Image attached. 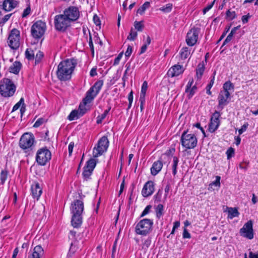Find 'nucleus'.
Listing matches in <instances>:
<instances>
[{
	"instance_id": "f257e3e1",
	"label": "nucleus",
	"mask_w": 258,
	"mask_h": 258,
	"mask_svg": "<svg viewBox=\"0 0 258 258\" xmlns=\"http://www.w3.org/2000/svg\"><path fill=\"white\" fill-rule=\"evenodd\" d=\"M76 64V61L74 59L61 61L57 66L56 75L58 79L60 81L70 79Z\"/></svg>"
},
{
	"instance_id": "f03ea898",
	"label": "nucleus",
	"mask_w": 258,
	"mask_h": 258,
	"mask_svg": "<svg viewBox=\"0 0 258 258\" xmlns=\"http://www.w3.org/2000/svg\"><path fill=\"white\" fill-rule=\"evenodd\" d=\"M84 210L83 202L80 200H76L71 205V212L73 214L72 218V225L75 228L79 227L82 223V214Z\"/></svg>"
},
{
	"instance_id": "7ed1b4c3",
	"label": "nucleus",
	"mask_w": 258,
	"mask_h": 258,
	"mask_svg": "<svg viewBox=\"0 0 258 258\" xmlns=\"http://www.w3.org/2000/svg\"><path fill=\"white\" fill-rule=\"evenodd\" d=\"M233 91L234 85L231 82L227 81L223 84V90L220 92L218 97V108L222 110L229 103L230 94Z\"/></svg>"
},
{
	"instance_id": "20e7f679",
	"label": "nucleus",
	"mask_w": 258,
	"mask_h": 258,
	"mask_svg": "<svg viewBox=\"0 0 258 258\" xmlns=\"http://www.w3.org/2000/svg\"><path fill=\"white\" fill-rule=\"evenodd\" d=\"M16 90V87L9 79L4 78L0 81V94L4 97L12 96Z\"/></svg>"
},
{
	"instance_id": "39448f33",
	"label": "nucleus",
	"mask_w": 258,
	"mask_h": 258,
	"mask_svg": "<svg viewBox=\"0 0 258 258\" xmlns=\"http://www.w3.org/2000/svg\"><path fill=\"white\" fill-rule=\"evenodd\" d=\"M153 225V220L149 219H144L140 221L136 225L135 232L139 235H147L151 231Z\"/></svg>"
},
{
	"instance_id": "423d86ee",
	"label": "nucleus",
	"mask_w": 258,
	"mask_h": 258,
	"mask_svg": "<svg viewBox=\"0 0 258 258\" xmlns=\"http://www.w3.org/2000/svg\"><path fill=\"white\" fill-rule=\"evenodd\" d=\"M103 84L102 80L97 81L94 85L87 92L86 95L83 99V103L86 105L90 103L98 94Z\"/></svg>"
},
{
	"instance_id": "0eeeda50",
	"label": "nucleus",
	"mask_w": 258,
	"mask_h": 258,
	"mask_svg": "<svg viewBox=\"0 0 258 258\" xmlns=\"http://www.w3.org/2000/svg\"><path fill=\"white\" fill-rule=\"evenodd\" d=\"M109 146V141L105 136L102 137L98 141L97 144L93 150V156L95 158L102 155L105 152Z\"/></svg>"
},
{
	"instance_id": "6e6552de",
	"label": "nucleus",
	"mask_w": 258,
	"mask_h": 258,
	"mask_svg": "<svg viewBox=\"0 0 258 258\" xmlns=\"http://www.w3.org/2000/svg\"><path fill=\"white\" fill-rule=\"evenodd\" d=\"M182 146L187 149H193L197 145V139L194 134H187L186 132H184L180 139Z\"/></svg>"
},
{
	"instance_id": "1a4fd4ad",
	"label": "nucleus",
	"mask_w": 258,
	"mask_h": 258,
	"mask_svg": "<svg viewBox=\"0 0 258 258\" xmlns=\"http://www.w3.org/2000/svg\"><path fill=\"white\" fill-rule=\"evenodd\" d=\"M54 23L56 30L64 32L70 26L71 23L62 14L55 16Z\"/></svg>"
},
{
	"instance_id": "9d476101",
	"label": "nucleus",
	"mask_w": 258,
	"mask_h": 258,
	"mask_svg": "<svg viewBox=\"0 0 258 258\" xmlns=\"http://www.w3.org/2000/svg\"><path fill=\"white\" fill-rule=\"evenodd\" d=\"M20 33L17 29H13L9 35L8 45L13 49H17L20 44Z\"/></svg>"
},
{
	"instance_id": "9b49d317",
	"label": "nucleus",
	"mask_w": 258,
	"mask_h": 258,
	"mask_svg": "<svg viewBox=\"0 0 258 258\" xmlns=\"http://www.w3.org/2000/svg\"><path fill=\"white\" fill-rule=\"evenodd\" d=\"M35 138L33 135L30 133L24 134L19 141V146L23 150L31 149L34 144Z\"/></svg>"
},
{
	"instance_id": "f8f14e48",
	"label": "nucleus",
	"mask_w": 258,
	"mask_h": 258,
	"mask_svg": "<svg viewBox=\"0 0 258 258\" xmlns=\"http://www.w3.org/2000/svg\"><path fill=\"white\" fill-rule=\"evenodd\" d=\"M45 30V23L41 21H38L32 25L31 31L34 38H40L44 34Z\"/></svg>"
},
{
	"instance_id": "ddd939ff",
	"label": "nucleus",
	"mask_w": 258,
	"mask_h": 258,
	"mask_svg": "<svg viewBox=\"0 0 258 258\" xmlns=\"http://www.w3.org/2000/svg\"><path fill=\"white\" fill-rule=\"evenodd\" d=\"M51 159V153L47 149L42 148L38 150L36 160L40 165H44Z\"/></svg>"
},
{
	"instance_id": "4468645a",
	"label": "nucleus",
	"mask_w": 258,
	"mask_h": 258,
	"mask_svg": "<svg viewBox=\"0 0 258 258\" xmlns=\"http://www.w3.org/2000/svg\"><path fill=\"white\" fill-rule=\"evenodd\" d=\"M63 15L71 22L76 21L80 17L79 9L76 7L71 6L63 12Z\"/></svg>"
},
{
	"instance_id": "2eb2a0df",
	"label": "nucleus",
	"mask_w": 258,
	"mask_h": 258,
	"mask_svg": "<svg viewBox=\"0 0 258 258\" xmlns=\"http://www.w3.org/2000/svg\"><path fill=\"white\" fill-rule=\"evenodd\" d=\"M200 29L194 27L187 33L186 42L188 46H192L197 42Z\"/></svg>"
},
{
	"instance_id": "dca6fc26",
	"label": "nucleus",
	"mask_w": 258,
	"mask_h": 258,
	"mask_svg": "<svg viewBox=\"0 0 258 258\" xmlns=\"http://www.w3.org/2000/svg\"><path fill=\"white\" fill-rule=\"evenodd\" d=\"M239 233L241 236L248 239H252L253 238V231L252 228V222L251 220L245 223L240 229Z\"/></svg>"
},
{
	"instance_id": "f3484780",
	"label": "nucleus",
	"mask_w": 258,
	"mask_h": 258,
	"mask_svg": "<svg viewBox=\"0 0 258 258\" xmlns=\"http://www.w3.org/2000/svg\"><path fill=\"white\" fill-rule=\"evenodd\" d=\"M220 114L219 112L216 111L212 115L211 121L209 126V130L210 132H215L218 127L220 124L219 117Z\"/></svg>"
},
{
	"instance_id": "a211bd4d",
	"label": "nucleus",
	"mask_w": 258,
	"mask_h": 258,
	"mask_svg": "<svg viewBox=\"0 0 258 258\" xmlns=\"http://www.w3.org/2000/svg\"><path fill=\"white\" fill-rule=\"evenodd\" d=\"M155 190L154 183L152 181H147L144 185L142 194L144 197H148L152 195Z\"/></svg>"
},
{
	"instance_id": "6ab92c4d",
	"label": "nucleus",
	"mask_w": 258,
	"mask_h": 258,
	"mask_svg": "<svg viewBox=\"0 0 258 258\" xmlns=\"http://www.w3.org/2000/svg\"><path fill=\"white\" fill-rule=\"evenodd\" d=\"M184 72V69L182 66L175 64L171 67L168 71V75L171 77L178 76Z\"/></svg>"
},
{
	"instance_id": "aec40b11",
	"label": "nucleus",
	"mask_w": 258,
	"mask_h": 258,
	"mask_svg": "<svg viewBox=\"0 0 258 258\" xmlns=\"http://www.w3.org/2000/svg\"><path fill=\"white\" fill-rule=\"evenodd\" d=\"M42 192V188L38 182H35L31 185V195L34 199L38 200Z\"/></svg>"
},
{
	"instance_id": "412c9836",
	"label": "nucleus",
	"mask_w": 258,
	"mask_h": 258,
	"mask_svg": "<svg viewBox=\"0 0 258 258\" xmlns=\"http://www.w3.org/2000/svg\"><path fill=\"white\" fill-rule=\"evenodd\" d=\"M19 2L16 0H4L3 8L5 11L9 12L16 8Z\"/></svg>"
},
{
	"instance_id": "4be33fe9",
	"label": "nucleus",
	"mask_w": 258,
	"mask_h": 258,
	"mask_svg": "<svg viewBox=\"0 0 258 258\" xmlns=\"http://www.w3.org/2000/svg\"><path fill=\"white\" fill-rule=\"evenodd\" d=\"M163 166L162 162L161 161L155 162L151 168V173L153 175H157L161 170Z\"/></svg>"
},
{
	"instance_id": "5701e85b",
	"label": "nucleus",
	"mask_w": 258,
	"mask_h": 258,
	"mask_svg": "<svg viewBox=\"0 0 258 258\" xmlns=\"http://www.w3.org/2000/svg\"><path fill=\"white\" fill-rule=\"evenodd\" d=\"M79 109L80 110V112L78 110H73L68 116V118L70 120H73L76 118H78L80 115H83L85 113L86 109H82L81 105L79 106Z\"/></svg>"
},
{
	"instance_id": "b1692460",
	"label": "nucleus",
	"mask_w": 258,
	"mask_h": 258,
	"mask_svg": "<svg viewBox=\"0 0 258 258\" xmlns=\"http://www.w3.org/2000/svg\"><path fill=\"white\" fill-rule=\"evenodd\" d=\"M43 253L44 251L42 247L40 245H37L34 247L32 255L29 258H41Z\"/></svg>"
},
{
	"instance_id": "393cba45",
	"label": "nucleus",
	"mask_w": 258,
	"mask_h": 258,
	"mask_svg": "<svg viewBox=\"0 0 258 258\" xmlns=\"http://www.w3.org/2000/svg\"><path fill=\"white\" fill-rule=\"evenodd\" d=\"M21 68V63L18 61L14 62L13 64L10 67V72L15 74H17Z\"/></svg>"
},
{
	"instance_id": "a878e982",
	"label": "nucleus",
	"mask_w": 258,
	"mask_h": 258,
	"mask_svg": "<svg viewBox=\"0 0 258 258\" xmlns=\"http://www.w3.org/2000/svg\"><path fill=\"white\" fill-rule=\"evenodd\" d=\"M190 54V50L187 47L182 48L180 51V55L182 59L187 58Z\"/></svg>"
},
{
	"instance_id": "bb28decb",
	"label": "nucleus",
	"mask_w": 258,
	"mask_h": 258,
	"mask_svg": "<svg viewBox=\"0 0 258 258\" xmlns=\"http://www.w3.org/2000/svg\"><path fill=\"white\" fill-rule=\"evenodd\" d=\"M228 218L232 219L234 217H237L239 215V212H238L237 209L229 208L228 210Z\"/></svg>"
},
{
	"instance_id": "cd10ccee",
	"label": "nucleus",
	"mask_w": 258,
	"mask_h": 258,
	"mask_svg": "<svg viewBox=\"0 0 258 258\" xmlns=\"http://www.w3.org/2000/svg\"><path fill=\"white\" fill-rule=\"evenodd\" d=\"M205 67L204 64H199L196 71V76L198 79H200L204 73Z\"/></svg>"
},
{
	"instance_id": "c85d7f7f",
	"label": "nucleus",
	"mask_w": 258,
	"mask_h": 258,
	"mask_svg": "<svg viewBox=\"0 0 258 258\" xmlns=\"http://www.w3.org/2000/svg\"><path fill=\"white\" fill-rule=\"evenodd\" d=\"M197 90V87L196 85L192 86V87L190 88H186L185 89V92L187 93V97L189 99L191 98L193 95L196 93V91Z\"/></svg>"
},
{
	"instance_id": "c756f323",
	"label": "nucleus",
	"mask_w": 258,
	"mask_h": 258,
	"mask_svg": "<svg viewBox=\"0 0 258 258\" xmlns=\"http://www.w3.org/2000/svg\"><path fill=\"white\" fill-rule=\"evenodd\" d=\"M96 160L94 159H90L88 161L86 165L84 167L93 171L96 166Z\"/></svg>"
},
{
	"instance_id": "7c9ffc66",
	"label": "nucleus",
	"mask_w": 258,
	"mask_h": 258,
	"mask_svg": "<svg viewBox=\"0 0 258 258\" xmlns=\"http://www.w3.org/2000/svg\"><path fill=\"white\" fill-rule=\"evenodd\" d=\"M178 159L177 157L174 156L173 158V165H172V173L175 175L177 173V167L178 163Z\"/></svg>"
},
{
	"instance_id": "2f4dec72",
	"label": "nucleus",
	"mask_w": 258,
	"mask_h": 258,
	"mask_svg": "<svg viewBox=\"0 0 258 258\" xmlns=\"http://www.w3.org/2000/svg\"><path fill=\"white\" fill-rule=\"evenodd\" d=\"M138 33L133 28H132L127 39L129 40L134 41L137 37Z\"/></svg>"
},
{
	"instance_id": "473e14b6",
	"label": "nucleus",
	"mask_w": 258,
	"mask_h": 258,
	"mask_svg": "<svg viewBox=\"0 0 258 258\" xmlns=\"http://www.w3.org/2000/svg\"><path fill=\"white\" fill-rule=\"evenodd\" d=\"M163 206L162 204H159L156 208V216L158 218H160L163 215Z\"/></svg>"
},
{
	"instance_id": "72a5a7b5",
	"label": "nucleus",
	"mask_w": 258,
	"mask_h": 258,
	"mask_svg": "<svg viewBox=\"0 0 258 258\" xmlns=\"http://www.w3.org/2000/svg\"><path fill=\"white\" fill-rule=\"evenodd\" d=\"M172 8V5L171 4H167L165 6L160 8V10L165 12L168 13L170 12Z\"/></svg>"
},
{
	"instance_id": "f704fd0d",
	"label": "nucleus",
	"mask_w": 258,
	"mask_h": 258,
	"mask_svg": "<svg viewBox=\"0 0 258 258\" xmlns=\"http://www.w3.org/2000/svg\"><path fill=\"white\" fill-rule=\"evenodd\" d=\"M25 56L29 60L33 59L34 56L33 51L31 49H27L25 51Z\"/></svg>"
},
{
	"instance_id": "c9c22d12",
	"label": "nucleus",
	"mask_w": 258,
	"mask_h": 258,
	"mask_svg": "<svg viewBox=\"0 0 258 258\" xmlns=\"http://www.w3.org/2000/svg\"><path fill=\"white\" fill-rule=\"evenodd\" d=\"M43 57V54L42 52L39 51L35 55V64H38L41 60Z\"/></svg>"
},
{
	"instance_id": "e433bc0d",
	"label": "nucleus",
	"mask_w": 258,
	"mask_h": 258,
	"mask_svg": "<svg viewBox=\"0 0 258 258\" xmlns=\"http://www.w3.org/2000/svg\"><path fill=\"white\" fill-rule=\"evenodd\" d=\"M134 27L135 29L140 32L142 31L144 28V25L142 24V22L135 21L134 22Z\"/></svg>"
},
{
	"instance_id": "4c0bfd02",
	"label": "nucleus",
	"mask_w": 258,
	"mask_h": 258,
	"mask_svg": "<svg viewBox=\"0 0 258 258\" xmlns=\"http://www.w3.org/2000/svg\"><path fill=\"white\" fill-rule=\"evenodd\" d=\"M236 33L235 31L232 29L230 33L228 34L225 40H224L223 45H225L226 43L229 42L233 38V35Z\"/></svg>"
},
{
	"instance_id": "58836bf2",
	"label": "nucleus",
	"mask_w": 258,
	"mask_h": 258,
	"mask_svg": "<svg viewBox=\"0 0 258 258\" xmlns=\"http://www.w3.org/2000/svg\"><path fill=\"white\" fill-rule=\"evenodd\" d=\"M92 170H91L90 169H87L86 168H84V171L83 172V175L84 178L86 179H87L89 178L90 176L92 174Z\"/></svg>"
},
{
	"instance_id": "ea45409f",
	"label": "nucleus",
	"mask_w": 258,
	"mask_h": 258,
	"mask_svg": "<svg viewBox=\"0 0 258 258\" xmlns=\"http://www.w3.org/2000/svg\"><path fill=\"white\" fill-rule=\"evenodd\" d=\"M8 176V171L7 170H2L1 173V180L2 184L5 182Z\"/></svg>"
},
{
	"instance_id": "a19ab883",
	"label": "nucleus",
	"mask_w": 258,
	"mask_h": 258,
	"mask_svg": "<svg viewBox=\"0 0 258 258\" xmlns=\"http://www.w3.org/2000/svg\"><path fill=\"white\" fill-rule=\"evenodd\" d=\"M21 105L22 106L25 105L24 99L23 98H21L19 101L14 106L13 111L17 110Z\"/></svg>"
},
{
	"instance_id": "79ce46f5",
	"label": "nucleus",
	"mask_w": 258,
	"mask_h": 258,
	"mask_svg": "<svg viewBox=\"0 0 258 258\" xmlns=\"http://www.w3.org/2000/svg\"><path fill=\"white\" fill-rule=\"evenodd\" d=\"M46 121V120L43 118H40L37 120L33 125V127H38L43 124Z\"/></svg>"
},
{
	"instance_id": "37998d69",
	"label": "nucleus",
	"mask_w": 258,
	"mask_h": 258,
	"mask_svg": "<svg viewBox=\"0 0 258 258\" xmlns=\"http://www.w3.org/2000/svg\"><path fill=\"white\" fill-rule=\"evenodd\" d=\"M226 17L229 20H232L236 17V14L234 11L231 12L229 10L226 12Z\"/></svg>"
},
{
	"instance_id": "c03bdc74",
	"label": "nucleus",
	"mask_w": 258,
	"mask_h": 258,
	"mask_svg": "<svg viewBox=\"0 0 258 258\" xmlns=\"http://www.w3.org/2000/svg\"><path fill=\"white\" fill-rule=\"evenodd\" d=\"M214 83V77H213V78L211 80L209 84L207 85L206 89H207V93L209 95H211L212 93L210 91L211 88L212 87L213 84Z\"/></svg>"
},
{
	"instance_id": "a18cd8bd",
	"label": "nucleus",
	"mask_w": 258,
	"mask_h": 258,
	"mask_svg": "<svg viewBox=\"0 0 258 258\" xmlns=\"http://www.w3.org/2000/svg\"><path fill=\"white\" fill-rule=\"evenodd\" d=\"M234 154V150L232 147L229 148L226 151L227 159H230Z\"/></svg>"
},
{
	"instance_id": "49530a36",
	"label": "nucleus",
	"mask_w": 258,
	"mask_h": 258,
	"mask_svg": "<svg viewBox=\"0 0 258 258\" xmlns=\"http://www.w3.org/2000/svg\"><path fill=\"white\" fill-rule=\"evenodd\" d=\"M152 208V206L151 205H148L145 209L143 211L142 213L141 214L140 217H143L148 214L149 212Z\"/></svg>"
},
{
	"instance_id": "de8ad7c7",
	"label": "nucleus",
	"mask_w": 258,
	"mask_h": 258,
	"mask_svg": "<svg viewBox=\"0 0 258 258\" xmlns=\"http://www.w3.org/2000/svg\"><path fill=\"white\" fill-rule=\"evenodd\" d=\"M148 88V84L146 81L144 82L142 84L141 94H146V91Z\"/></svg>"
},
{
	"instance_id": "09e8293b",
	"label": "nucleus",
	"mask_w": 258,
	"mask_h": 258,
	"mask_svg": "<svg viewBox=\"0 0 258 258\" xmlns=\"http://www.w3.org/2000/svg\"><path fill=\"white\" fill-rule=\"evenodd\" d=\"M220 179L221 177L219 176H217L216 177V180L215 181L212 182L210 185H214L216 186L220 187Z\"/></svg>"
},
{
	"instance_id": "8fccbe9b",
	"label": "nucleus",
	"mask_w": 258,
	"mask_h": 258,
	"mask_svg": "<svg viewBox=\"0 0 258 258\" xmlns=\"http://www.w3.org/2000/svg\"><path fill=\"white\" fill-rule=\"evenodd\" d=\"M123 55V52L120 53L118 56L115 58L113 62V65L115 66L119 63L120 59L121 58Z\"/></svg>"
},
{
	"instance_id": "3c124183",
	"label": "nucleus",
	"mask_w": 258,
	"mask_h": 258,
	"mask_svg": "<svg viewBox=\"0 0 258 258\" xmlns=\"http://www.w3.org/2000/svg\"><path fill=\"white\" fill-rule=\"evenodd\" d=\"M215 3V1H214L211 4L208 5L203 10V12L204 14H205L207 12H208L213 6Z\"/></svg>"
},
{
	"instance_id": "603ef678",
	"label": "nucleus",
	"mask_w": 258,
	"mask_h": 258,
	"mask_svg": "<svg viewBox=\"0 0 258 258\" xmlns=\"http://www.w3.org/2000/svg\"><path fill=\"white\" fill-rule=\"evenodd\" d=\"M93 22L96 24V26H100L101 25V21L99 17H98L96 15H94L93 16Z\"/></svg>"
},
{
	"instance_id": "864d4df0",
	"label": "nucleus",
	"mask_w": 258,
	"mask_h": 258,
	"mask_svg": "<svg viewBox=\"0 0 258 258\" xmlns=\"http://www.w3.org/2000/svg\"><path fill=\"white\" fill-rule=\"evenodd\" d=\"M248 123H244L241 127V128H240L239 130H238V133H239V135H241L242 134L243 132H244L247 127H248Z\"/></svg>"
},
{
	"instance_id": "5fc2aeb1",
	"label": "nucleus",
	"mask_w": 258,
	"mask_h": 258,
	"mask_svg": "<svg viewBox=\"0 0 258 258\" xmlns=\"http://www.w3.org/2000/svg\"><path fill=\"white\" fill-rule=\"evenodd\" d=\"M151 243V240L150 239L148 238V239H146L144 241V242L143 244V248H148L150 246Z\"/></svg>"
},
{
	"instance_id": "6e6d98bb",
	"label": "nucleus",
	"mask_w": 258,
	"mask_h": 258,
	"mask_svg": "<svg viewBox=\"0 0 258 258\" xmlns=\"http://www.w3.org/2000/svg\"><path fill=\"white\" fill-rule=\"evenodd\" d=\"M133 52L132 47L130 45H128L126 51L125 52V55L126 57H129L131 55Z\"/></svg>"
},
{
	"instance_id": "4d7b16f0",
	"label": "nucleus",
	"mask_w": 258,
	"mask_h": 258,
	"mask_svg": "<svg viewBox=\"0 0 258 258\" xmlns=\"http://www.w3.org/2000/svg\"><path fill=\"white\" fill-rule=\"evenodd\" d=\"M183 237L184 238H190V234L188 232L187 230L186 229V228H184L183 232Z\"/></svg>"
},
{
	"instance_id": "13d9d810",
	"label": "nucleus",
	"mask_w": 258,
	"mask_h": 258,
	"mask_svg": "<svg viewBox=\"0 0 258 258\" xmlns=\"http://www.w3.org/2000/svg\"><path fill=\"white\" fill-rule=\"evenodd\" d=\"M30 8L29 7H27L24 11L23 14H22V17H25L26 16H27L29 14H30Z\"/></svg>"
},
{
	"instance_id": "bf43d9fd",
	"label": "nucleus",
	"mask_w": 258,
	"mask_h": 258,
	"mask_svg": "<svg viewBox=\"0 0 258 258\" xmlns=\"http://www.w3.org/2000/svg\"><path fill=\"white\" fill-rule=\"evenodd\" d=\"M105 118V117L104 116V114H102L100 115H99L97 117V121H96L97 123L99 124V123H101L103 119H104Z\"/></svg>"
},
{
	"instance_id": "052dcab7",
	"label": "nucleus",
	"mask_w": 258,
	"mask_h": 258,
	"mask_svg": "<svg viewBox=\"0 0 258 258\" xmlns=\"http://www.w3.org/2000/svg\"><path fill=\"white\" fill-rule=\"evenodd\" d=\"M74 147V143L73 142L70 143V144L69 145L68 150H69V153L70 155H71L72 154Z\"/></svg>"
},
{
	"instance_id": "680f3d73",
	"label": "nucleus",
	"mask_w": 258,
	"mask_h": 258,
	"mask_svg": "<svg viewBox=\"0 0 258 258\" xmlns=\"http://www.w3.org/2000/svg\"><path fill=\"white\" fill-rule=\"evenodd\" d=\"M146 10V9H145V8L142 6L140 8H139L138 9L137 12L138 14H139L140 15H142L144 13V12Z\"/></svg>"
},
{
	"instance_id": "e2e57ef3",
	"label": "nucleus",
	"mask_w": 258,
	"mask_h": 258,
	"mask_svg": "<svg viewBox=\"0 0 258 258\" xmlns=\"http://www.w3.org/2000/svg\"><path fill=\"white\" fill-rule=\"evenodd\" d=\"M249 17H250V16L249 15L243 16L241 18V20H242L243 23H244V24L248 22V19L249 18Z\"/></svg>"
},
{
	"instance_id": "0e129e2a",
	"label": "nucleus",
	"mask_w": 258,
	"mask_h": 258,
	"mask_svg": "<svg viewBox=\"0 0 258 258\" xmlns=\"http://www.w3.org/2000/svg\"><path fill=\"white\" fill-rule=\"evenodd\" d=\"M249 258H258V252L256 253H253L252 251L249 252Z\"/></svg>"
},
{
	"instance_id": "69168bd1",
	"label": "nucleus",
	"mask_w": 258,
	"mask_h": 258,
	"mask_svg": "<svg viewBox=\"0 0 258 258\" xmlns=\"http://www.w3.org/2000/svg\"><path fill=\"white\" fill-rule=\"evenodd\" d=\"M97 75L96 69L95 68H92L90 72V75L91 77H94Z\"/></svg>"
},
{
	"instance_id": "338daca9",
	"label": "nucleus",
	"mask_w": 258,
	"mask_h": 258,
	"mask_svg": "<svg viewBox=\"0 0 258 258\" xmlns=\"http://www.w3.org/2000/svg\"><path fill=\"white\" fill-rule=\"evenodd\" d=\"M147 47L148 46L144 44L141 47L140 54L144 53L146 51Z\"/></svg>"
},
{
	"instance_id": "774afa93",
	"label": "nucleus",
	"mask_w": 258,
	"mask_h": 258,
	"mask_svg": "<svg viewBox=\"0 0 258 258\" xmlns=\"http://www.w3.org/2000/svg\"><path fill=\"white\" fill-rule=\"evenodd\" d=\"M12 14L6 15L3 19L2 21L3 23L6 22L10 18Z\"/></svg>"
}]
</instances>
